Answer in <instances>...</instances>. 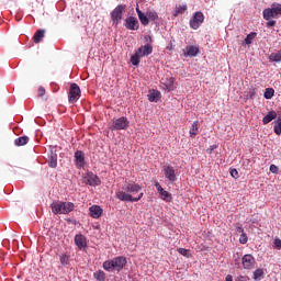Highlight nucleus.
I'll use <instances>...</instances> for the list:
<instances>
[{"label": "nucleus", "instance_id": "1", "mask_svg": "<svg viewBox=\"0 0 281 281\" xmlns=\"http://www.w3.org/2000/svg\"><path fill=\"white\" fill-rule=\"evenodd\" d=\"M126 267V257L120 256L103 262V269L109 271H122Z\"/></svg>", "mask_w": 281, "mask_h": 281}, {"label": "nucleus", "instance_id": "2", "mask_svg": "<svg viewBox=\"0 0 281 281\" xmlns=\"http://www.w3.org/2000/svg\"><path fill=\"white\" fill-rule=\"evenodd\" d=\"M53 214H69L76 210L74 202L55 201L50 204Z\"/></svg>", "mask_w": 281, "mask_h": 281}, {"label": "nucleus", "instance_id": "3", "mask_svg": "<svg viewBox=\"0 0 281 281\" xmlns=\"http://www.w3.org/2000/svg\"><path fill=\"white\" fill-rule=\"evenodd\" d=\"M262 14L266 21H271V19H279L281 14V4L273 3L272 8L265 9Z\"/></svg>", "mask_w": 281, "mask_h": 281}, {"label": "nucleus", "instance_id": "4", "mask_svg": "<svg viewBox=\"0 0 281 281\" xmlns=\"http://www.w3.org/2000/svg\"><path fill=\"white\" fill-rule=\"evenodd\" d=\"M128 119L126 116H121L119 119H114L112 125L110 126V131H126L130 126Z\"/></svg>", "mask_w": 281, "mask_h": 281}, {"label": "nucleus", "instance_id": "5", "mask_svg": "<svg viewBox=\"0 0 281 281\" xmlns=\"http://www.w3.org/2000/svg\"><path fill=\"white\" fill-rule=\"evenodd\" d=\"M126 10L125 4H119L112 12H111V21L113 25L117 26L119 23H122V15Z\"/></svg>", "mask_w": 281, "mask_h": 281}, {"label": "nucleus", "instance_id": "6", "mask_svg": "<svg viewBox=\"0 0 281 281\" xmlns=\"http://www.w3.org/2000/svg\"><path fill=\"white\" fill-rule=\"evenodd\" d=\"M203 21H205V15H203V12H201V11L195 12L189 22L190 29L199 30V27H201Z\"/></svg>", "mask_w": 281, "mask_h": 281}, {"label": "nucleus", "instance_id": "7", "mask_svg": "<svg viewBox=\"0 0 281 281\" xmlns=\"http://www.w3.org/2000/svg\"><path fill=\"white\" fill-rule=\"evenodd\" d=\"M77 100H80V86H78V83H71L68 93V102L76 104Z\"/></svg>", "mask_w": 281, "mask_h": 281}, {"label": "nucleus", "instance_id": "8", "mask_svg": "<svg viewBox=\"0 0 281 281\" xmlns=\"http://www.w3.org/2000/svg\"><path fill=\"white\" fill-rule=\"evenodd\" d=\"M142 196H144V193H139L138 198H133V195L124 191L116 192V199H119V201H127L128 203H137V201L142 200Z\"/></svg>", "mask_w": 281, "mask_h": 281}, {"label": "nucleus", "instance_id": "9", "mask_svg": "<svg viewBox=\"0 0 281 281\" xmlns=\"http://www.w3.org/2000/svg\"><path fill=\"white\" fill-rule=\"evenodd\" d=\"M162 172L167 181H170L171 183H175V181H177V171L175 170V167H172L171 165L162 166Z\"/></svg>", "mask_w": 281, "mask_h": 281}, {"label": "nucleus", "instance_id": "10", "mask_svg": "<svg viewBox=\"0 0 281 281\" xmlns=\"http://www.w3.org/2000/svg\"><path fill=\"white\" fill-rule=\"evenodd\" d=\"M241 265L244 269H254V267L256 266V258H254L251 255H245L241 258Z\"/></svg>", "mask_w": 281, "mask_h": 281}, {"label": "nucleus", "instance_id": "11", "mask_svg": "<svg viewBox=\"0 0 281 281\" xmlns=\"http://www.w3.org/2000/svg\"><path fill=\"white\" fill-rule=\"evenodd\" d=\"M125 27L126 30H139V21L135 16H128L125 19Z\"/></svg>", "mask_w": 281, "mask_h": 281}, {"label": "nucleus", "instance_id": "12", "mask_svg": "<svg viewBox=\"0 0 281 281\" xmlns=\"http://www.w3.org/2000/svg\"><path fill=\"white\" fill-rule=\"evenodd\" d=\"M75 164L77 168H85L87 162L85 161V153L82 150H77L75 153Z\"/></svg>", "mask_w": 281, "mask_h": 281}, {"label": "nucleus", "instance_id": "13", "mask_svg": "<svg viewBox=\"0 0 281 281\" xmlns=\"http://www.w3.org/2000/svg\"><path fill=\"white\" fill-rule=\"evenodd\" d=\"M199 47L196 46H187L184 52H183V56L188 57L190 56V58H194V56H199Z\"/></svg>", "mask_w": 281, "mask_h": 281}, {"label": "nucleus", "instance_id": "14", "mask_svg": "<svg viewBox=\"0 0 281 281\" xmlns=\"http://www.w3.org/2000/svg\"><path fill=\"white\" fill-rule=\"evenodd\" d=\"M125 192H131L132 194H137L142 190V186L133 182V183H127L123 188Z\"/></svg>", "mask_w": 281, "mask_h": 281}, {"label": "nucleus", "instance_id": "15", "mask_svg": "<svg viewBox=\"0 0 281 281\" xmlns=\"http://www.w3.org/2000/svg\"><path fill=\"white\" fill-rule=\"evenodd\" d=\"M89 212L92 218H100V216H102L103 210L100 207V205H92L89 207Z\"/></svg>", "mask_w": 281, "mask_h": 281}, {"label": "nucleus", "instance_id": "16", "mask_svg": "<svg viewBox=\"0 0 281 281\" xmlns=\"http://www.w3.org/2000/svg\"><path fill=\"white\" fill-rule=\"evenodd\" d=\"M75 245H77L79 249H83V247H87V237H85L82 234L76 235Z\"/></svg>", "mask_w": 281, "mask_h": 281}, {"label": "nucleus", "instance_id": "17", "mask_svg": "<svg viewBox=\"0 0 281 281\" xmlns=\"http://www.w3.org/2000/svg\"><path fill=\"white\" fill-rule=\"evenodd\" d=\"M136 12H137V15H138V19L142 23V25H148L150 23V21L148 20V13H144L142 12V10H139V8H136Z\"/></svg>", "mask_w": 281, "mask_h": 281}, {"label": "nucleus", "instance_id": "18", "mask_svg": "<svg viewBox=\"0 0 281 281\" xmlns=\"http://www.w3.org/2000/svg\"><path fill=\"white\" fill-rule=\"evenodd\" d=\"M148 100L149 102H159V100H161V92L158 90H149Z\"/></svg>", "mask_w": 281, "mask_h": 281}, {"label": "nucleus", "instance_id": "19", "mask_svg": "<svg viewBox=\"0 0 281 281\" xmlns=\"http://www.w3.org/2000/svg\"><path fill=\"white\" fill-rule=\"evenodd\" d=\"M87 183L89 186H100L102 183V181L100 180V178L97 175H89L87 177Z\"/></svg>", "mask_w": 281, "mask_h": 281}, {"label": "nucleus", "instance_id": "20", "mask_svg": "<svg viewBox=\"0 0 281 281\" xmlns=\"http://www.w3.org/2000/svg\"><path fill=\"white\" fill-rule=\"evenodd\" d=\"M44 38H45V30L43 29L37 30L33 35V41L36 44L41 43V41H43Z\"/></svg>", "mask_w": 281, "mask_h": 281}, {"label": "nucleus", "instance_id": "21", "mask_svg": "<svg viewBox=\"0 0 281 281\" xmlns=\"http://www.w3.org/2000/svg\"><path fill=\"white\" fill-rule=\"evenodd\" d=\"M139 58H143L142 49H137L135 54L131 56V63L132 65H134V67H137L139 65Z\"/></svg>", "mask_w": 281, "mask_h": 281}, {"label": "nucleus", "instance_id": "22", "mask_svg": "<svg viewBox=\"0 0 281 281\" xmlns=\"http://www.w3.org/2000/svg\"><path fill=\"white\" fill-rule=\"evenodd\" d=\"M165 86V91H175V89H177V86H175V78H169L165 81L164 83Z\"/></svg>", "mask_w": 281, "mask_h": 281}, {"label": "nucleus", "instance_id": "23", "mask_svg": "<svg viewBox=\"0 0 281 281\" xmlns=\"http://www.w3.org/2000/svg\"><path fill=\"white\" fill-rule=\"evenodd\" d=\"M189 135L192 139L199 135V121H194L191 125V128L189 131Z\"/></svg>", "mask_w": 281, "mask_h": 281}, {"label": "nucleus", "instance_id": "24", "mask_svg": "<svg viewBox=\"0 0 281 281\" xmlns=\"http://www.w3.org/2000/svg\"><path fill=\"white\" fill-rule=\"evenodd\" d=\"M138 49H140V56H150L153 54V46L150 44H146L144 46H140Z\"/></svg>", "mask_w": 281, "mask_h": 281}, {"label": "nucleus", "instance_id": "25", "mask_svg": "<svg viewBox=\"0 0 281 281\" xmlns=\"http://www.w3.org/2000/svg\"><path fill=\"white\" fill-rule=\"evenodd\" d=\"M278 117V113L276 111H270L262 120L263 124H269V122H273Z\"/></svg>", "mask_w": 281, "mask_h": 281}, {"label": "nucleus", "instance_id": "26", "mask_svg": "<svg viewBox=\"0 0 281 281\" xmlns=\"http://www.w3.org/2000/svg\"><path fill=\"white\" fill-rule=\"evenodd\" d=\"M48 166L49 168H56L58 166V155L52 153L50 156L48 157Z\"/></svg>", "mask_w": 281, "mask_h": 281}, {"label": "nucleus", "instance_id": "27", "mask_svg": "<svg viewBox=\"0 0 281 281\" xmlns=\"http://www.w3.org/2000/svg\"><path fill=\"white\" fill-rule=\"evenodd\" d=\"M265 278V270L263 269H257L254 271L252 280L260 281Z\"/></svg>", "mask_w": 281, "mask_h": 281}, {"label": "nucleus", "instance_id": "28", "mask_svg": "<svg viewBox=\"0 0 281 281\" xmlns=\"http://www.w3.org/2000/svg\"><path fill=\"white\" fill-rule=\"evenodd\" d=\"M94 280L106 281V273L102 270L93 272Z\"/></svg>", "mask_w": 281, "mask_h": 281}, {"label": "nucleus", "instance_id": "29", "mask_svg": "<svg viewBox=\"0 0 281 281\" xmlns=\"http://www.w3.org/2000/svg\"><path fill=\"white\" fill-rule=\"evenodd\" d=\"M30 142V137L22 136L14 140L15 146H25Z\"/></svg>", "mask_w": 281, "mask_h": 281}, {"label": "nucleus", "instance_id": "30", "mask_svg": "<svg viewBox=\"0 0 281 281\" xmlns=\"http://www.w3.org/2000/svg\"><path fill=\"white\" fill-rule=\"evenodd\" d=\"M70 256L67 254H61L59 256V262L61 265V267H67V265H69V260H70Z\"/></svg>", "mask_w": 281, "mask_h": 281}, {"label": "nucleus", "instance_id": "31", "mask_svg": "<svg viewBox=\"0 0 281 281\" xmlns=\"http://www.w3.org/2000/svg\"><path fill=\"white\" fill-rule=\"evenodd\" d=\"M146 12L149 21H157L159 19L157 11L148 9Z\"/></svg>", "mask_w": 281, "mask_h": 281}, {"label": "nucleus", "instance_id": "32", "mask_svg": "<svg viewBox=\"0 0 281 281\" xmlns=\"http://www.w3.org/2000/svg\"><path fill=\"white\" fill-rule=\"evenodd\" d=\"M273 95H276V90H273V88H267L265 90L263 98L266 100H271V98H273Z\"/></svg>", "mask_w": 281, "mask_h": 281}, {"label": "nucleus", "instance_id": "33", "mask_svg": "<svg viewBox=\"0 0 281 281\" xmlns=\"http://www.w3.org/2000/svg\"><path fill=\"white\" fill-rule=\"evenodd\" d=\"M187 10H188V5L186 4L176 7L173 16H178L179 14H184Z\"/></svg>", "mask_w": 281, "mask_h": 281}, {"label": "nucleus", "instance_id": "34", "mask_svg": "<svg viewBox=\"0 0 281 281\" xmlns=\"http://www.w3.org/2000/svg\"><path fill=\"white\" fill-rule=\"evenodd\" d=\"M273 131L276 135H281V115L278 116L277 121L274 122Z\"/></svg>", "mask_w": 281, "mask_h": 281}, {"label": "nucleus", "instance_id": "35", "mask_svg": "<svg viewBox=\"0 0 281 281\" xmlns=\"http://www.w3.org/2000/svg\"><path fill=\"white\" fill-rule=\"evenodd\" d=\"M269 60L272 63H281V52L270 54Z\"/></svg>", "mask_w": 281, "mask_h": 281}, {"label": "nucleus", "instance_id": "36", "mask_svg": "<svg viewBox=\"0 0 281 281\" xmlns=\"http://www.w3.org/2000/svg\"><path fill=\"white\" fill-rule=\"evenodd\" d=\"M160 198L162 199V201H167V203H170V201H172V194L166 190L160 194Z\"/></svg>", "mask_w": 281, "mask_h": 281}, {"label": "nucleus", "instance_id": "37", "mask_svg": "<svg viewBox=\"0 0 281 281\" xmlns=\"http://www.w3.org/2000/svg\"><path fill=\"white\" fill-rule=\"evenodd\" d=\"M256 33H250L246 36L245 38V43L246 45H251V43L254 42V38H256Z\"/></svg>", "mask_w": 281, "mask_h": 281}, {"label": "nucleus", "instance_id": "38", "mask_svg": "<svg viewBox=\"0 0 281 281\" xmlns=\"http://www.w3.org/2000/svg\"><path fill=\"white\" fill-rule=\"evenodd\" d=\"M178 254H180V256H184V258H190V250L186 248H178Z\"/></svg>", "mask_w": 281, "mask_h": 281}, {"label": "nucleus", "instance_id": "39", "mask_svg": "<svg viewBox=\"0 0 281 281\" xmlns=\"http://www.w3.org/2000/svg\"><path fill=\"white\" fill-rule=\"evenodd\" d=\"M273 249H281V239L278 237L274 238Z\"/></svg>", "mask_w": 281, "mask_h": 281}, {"label": "nucleus", "instance_id": "40", "mask_svg": "<svg viewBox=\"0 0 281 281\" xmlns=\"http://www.w3.org/2000/svg\"><path fill=\"white\" fill-rule=\"evenodd\" d=\"M247 98H249L250 100H254L256 98V89H250L248 92H247Z\"/></svg>", "mask_w": 281, "mask_h": 281}, {"label": "nucleus", "instance_id": "41", "mask_svg": "<svg viewBox=\"0 0 281 281\" xmlns=\"http://www.w3.org/2000/svg\"><path fill=\"white\" fill-rule=\"evenodd\" d=\"M247 240H248L247 235L245 233L241 234L240 237H239V243L241 245H247Z\"/></svg>", "mask_w": 281, "mask_h": 281}, {"label": "nucleus", "instance_id": "42", "mask_svg": "<svg viewBox=\"0 0 281 281\" xmlns=\"http://www.w3.org/2000/svg\"><path fill=\"white\" fill-rule=\"evenodd\" d=\"M229 172H231V177H233V179H238V177H240L238 175V170H236V169H231Z\"/></svg>", "mask_w": 281, "mask_h": 281}, {"label": "nucleus", "instance_id": "43", "mask_svg": "<svg viewBox=\"0 0 281 281\" xmlns=\"http://www.w3.org/2000/svg\"><path fill=\"white\" fill-rule=\"evenodd\" d=\"M216 148H218L217 145H211L210 148L206 149V153L209 155H212V153H214V150H216Z\"/></svg>", "mask_w": 281, "mask_h": 281}, {"label": "nucleus", "instance_id": "44", "mask_svg": "<svg viewBox=\"0 0 281 281\" xmlns=\"http://www.w3.org/2000/svg\"><path fill=\"white\" fill-rule=\"evenodd\" d=\"M270 172H273V175H278V166L271 165L270 166Z\"/></svg>", "mask_w": 281, "mask_h": 281}, {"label": "nucleus", "instance_id": "45", "mask_svg": "<svg viewBox=\"0 0 281 281\" xmlns=\"http://www.w3.org/2000/svg\"><path fill=\"white\" fill-rule=\"evenodd\" d=\"M266 25L267 27H276V21L274 20L268 21Z\"/></svg>", "mask_w": 281, "mask_h": 281}, {"label": "nucleus", "instance_id": "46", "mask_svg": "<svg viewBox=\"0 0 281 281\" xmlns=\"http://www.w3.org/2000/svg\"><path fill=\"white\" fill-rule=\"evenodd\" d=\"M38 92L41 97L45 95V88H40Z\"/></svg>", "mask_w": 281, "mask_h": 281}, {"label": "nucleus", "instance_id": "47", "mask_svg": "<svg viewBox=\"0 0 281 281\" xmlns=\"http://www.w3.org/2000/svg\"><path fill=\"white\" fill-rule=\"evenodd\" d=\"M225 280L226 281H234V277H232V274H227Z\"/></svg>", "mask_w": 281, "mask_h": 281}, {"label": "nucleus", "instance_id": "48", "mask_svg": "<svg viewBox=\"0 0 281 281\" xmlns=\"http://www.w3.org/2000/svg\"><path fill=\"white\" fill-rule=\"evenodd\" d=\"M158 194L160 195L165 190L161 187H158Z\"/></svg>", "mask_w": 281, "mask_h": 281}, {"label": "nucleus", "instance_id": "49", "mask_svg": "<svg viewBox=\"0 0 281 281\" xmlns=\"http://www.w3.org/2000/svg\"><path fill=\"white\" fill-rule=\"evenodd\" d=\"M161 187V184H159L157 181L155 182V188H160Z\"/></svg>", "mask_w": 281, "mask_h": 281}, {"label": "nucleus", "instance_id": "50", "mask_svg": "<svg viewBox=\"0 0 281 281\" xmlns=\"http://www.w3.org/2000/svg\"><path fill=\"white\" fill-rule=\"evenodd\" d=\"M237 231L238 232H243V227H237Z\"/></svg>", "mask_w": 281, "mask_h": 281}, {"label": "nucleus", "instance_id": "51", "mask_svg": "<svg viewBox=\"0 0 281 281\" xmlns=\"http://www.w3.org/2000/svg\"><path fill=\"white\" fill-rule=\"evenodd\" d=\"M146 41H151V37L150 36L146 37Z\"/></svg>", "mask_w": 281, "mask_h": 281}]
</instances>
